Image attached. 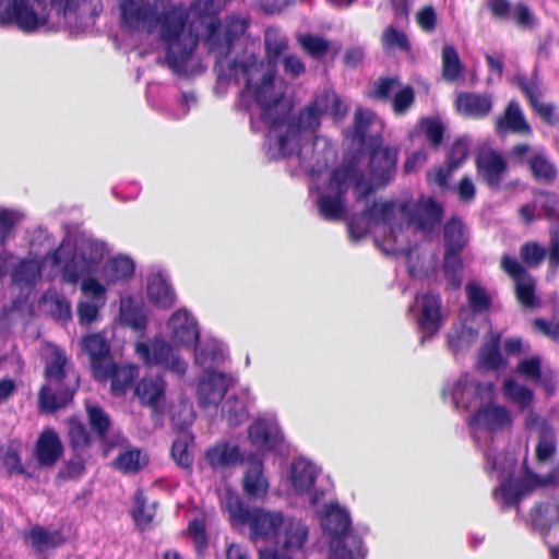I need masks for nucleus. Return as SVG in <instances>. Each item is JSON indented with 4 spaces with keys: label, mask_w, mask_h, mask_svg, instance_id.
<instances>
[{
    "label": "nucleus",
    "mask_w": 559,
    "mask_h": 559,
    "mask_svg": "<svg viewBox=\"0 0 559 559\" xmlns=\"http://www.w3.org/2000/svg\"><path fill=\"white\" fill-rule=\"evenodd\" d=\"M236 383L233 374L206 370L199 380L197 396L202 407L216 406L223 399L228 388Z\"/></svg>",
    "instance_id": "b1692460"
},
{
    "label": "nucleus",
    "mask_w": 559,
    "mask_h": 559,
    "mask_svg": "<svg viewBox=\"0 0 559 559\" xmlns=\"http://www.w3.org/2000/svg\"><path fill=\"white\" fill-rule=\"evenodd\" d=\"M67 365L68 358L64 350L59 347H52L46 362L45 373L47 379L59 384L66 377Z\"/></svg>",
    "instance_id": "8fccbe9b"
},
{
    "label": "nucleus",
    "mask_w": 559,
    "mask_h": 559,
    "mask_svg": "<svg viewBox=\"0 0 559 559\" xmlns=\"http://www.w3.org/2000/svg\"><path fill=\"white\" fill-rule=\"evenodd\" d=\"M264 46L269 63L275 64L287 49V39L275 27H269L264 34Z\"/></svg>",
    "instance_id": "09e8293b"
},
{
    "label": "nucleus",
    "mask_w": 559,
    "mask_h": 559,
    "mask_svg": "<svg viewBox=\"0 0 559 559\" xmlns=\"http://www.w3.org/2000/svg\"><path fill=\"white\" fill-rule=\"evenodd\" d=\"M249 27V17L241 13H231L225 17L224 24L217 17L205 24L204 45L210 52L221 59L230 60L228 55L234 41L242 36Z\"/></svg>",
    "instance_id": "f8f14e48"
},
{
    "label": "nucleus",
    "mask_w": 559,
    "mask_h": 559,
    "mask_svg": "<svg viewBox=\"0 0 559 559\" xmlns=\"http://www.w3.org/2000/svg\"><path fill=\"white\" fill-rule=\"evenodd\" d=\"M170 341L178 347L192 349L200 341V326L186 308L175 311L167 321Z\"/></svg>",
    "instance_id": "5701e85b"
},
{
    "label": "nucleus",
    "mask_w": 559,
    "mask_h": 559,
    "mask_svg": "<svg viewBox=\"0 0 559 559\" xmlns=\"http://www.w3.org/2000/svg\"><path fill=\"white\" fill-rule=\"evenodd\" d=\"M295 157L301 170L316 178L324 171L335 158V151L324 138H316L312 142L305 141L295 147Z\"/></svg>",
    "instance_id": "f3484780"
},
{
    "label": "nucleus",
    "mask_w": 559,
    "mask_h": 559,
    "mask_svg": "<svg viewBox=\"0 0 559 559\" xmlns=\"http://www.w3.org/2000/svg\"><path fill=\"white\" fill-rule=\"evenodd\" d=\"M477 169L479 177L492 190H500L508 166L504 158L496 151H483L478 154Z\"/></svg>",
    "instance_id": "cd10ccee"
},
{
    "label": "nucleus",
    "mask_w": 559,
    "mask_h": 559,
    "mask_svg": "<svg viewBox=\"0 0 559 559\" xmlns=\"http://www.w3.org/2000/svg\"><path fill=\"white\" fill-rule=\"evenodd\" d=\"M0 467L4 468L10 475H22L25 478L33 477V473L22 464L17 449L12 445L0 452Z\"/></svg>",
    "instance_id": "5fc2aeb1"
},
{
    "label": "nucleus",
    "mask_w": 559,
    "mask_h": 559,
    "mask_svg": "<svg viewBox=\"0 0 559 559\" xmlns=\"http://www.w3.org/2000/svg\"><path fill=\"white\" fill-rule=\"evenodd\" d=\"M23 542L37 559H49L67 538L61 528L49 530L36 524L23 532Z\"/></svg>",
    "instance_id": "aec40b11"
},
{
    "label": "nucleus",
    "mask_w": 559,
    "mask_h": 559,
    "mask_svg": "<svg viewBox=\"0 0 559 559\" xmlns=\"http://www.w3.org/2000/svg\"><path fill=\"white\" fill-rule=\"evenodd\" d=\"M408 311L415 317L420 333V344L432 338L443 324L441 299L435 294H418Z\"/></svg>",
    "instance_id": "dca6fc26"
},
{
    "label": "nucleus",
    "mask_w": 559,
    "mask_h": 559,
    "mask_svg": "<svg viewBox=\"0 0 559 559\" xmlns=\"http://www.w3.org/2000/svg\"><path fill=\"white\" fill-rule=\"evenodd\" d=\"M509 155L516 163L527 165L533 178L539 183L551 185L556 180L557 167L545 150L522 143L514 145Z\"/></svg>",
    "instance_id": "a211bd4d"
},
{
    "label": "nucleus",
    "mask_w": 559,
    "mask_h": 559,
    "mask_svg": "<svg viewBox=\"0 0 559 559\" xmlns=\"http://www.w3.org/2000/svg\"><path fill=\"white\" fill-rule=\"evenodd\" d=\"M455 104L460 114L473 118L486 117L492 109L491 98L477 93H460Z\"/></svg>",
    "instance_id": "ea45409f"
},
{
    "label": "nucleus",
    "mask_w": 559,
    "mask_h": 559,
    "mask_svg": "<svg viewBox=\"0 0 559 559\" xmlns=\"http://www.w3.org/2000/svg\"><path fill=\"white\" fill-rule=\"evenodd\" d=\"M510 14L515 24L522 29H534L538 25V20L524 2L515 3Z\"/></svg>",
    "instance_id": "338daca9"
},
{
    "label": "nucleus",
    "mask_w": 559,
    "mask_h": 559,
    "mask_svg": "<svg viewBox=\"0 0 559 559\" xmlns=\"http://www.w3.org/2000/svg\"><path fill=\"white\" fill-rule=\"evenodd\" d=\"M194 349V364L206 370H214L227 359L225 345L214 337L200 340Z\"/></svg>",
    "instance_id": "7c9ffc66"
},
{
    "label": "nucleus",
    "mask_w": 559,
    "mask_h": 559,
    "mask_svg": "<svg viewBox=\"0 0 559 559\" xmlns=\"http://www.w3.org/2000/svg\"><path fill=\"white\" fill-rule=\"evenodd\" d=\"M381 45L384 51H409L411 43L402 29H399L394 25H389L381 35Z\"/></svg>",
    "instance_id": "603ef678"
},
{
    "label": "nucleus",
    "mask_w": 559,
    "mask_h": 559,
    "mask_svg": "<svg viewBox=\"0 0 559 559\" xmlns=\"http://www.w3.org/2000/svg\"><path fill=\"white\" fill-rule=\"evenodd\" d=\"M144 464L140 450L122 452L115 461L116 467L124 473H136Z\"/></svg>",
    "instance_id": "774afa93"
},
{
    "label": "nucleus",
    "mask_w": 559,
    "mask_h": 559,
    "mask_svg": "<svg viewBox=\"0 0 559 559\" xmlns=\"http://www.w3.org/2000/svg\"><path fill=\"white\" fill-rule=\"evenodd\" d=\"M24 218V214L16 210L0 207V245L10 238L15 225Z\"/></svg>",
    "instance_id": "e2e57ef3"
},
{
    "label": "nucleus",
    "mask_w": 559,
    "mask_h": 559,
    "mask_svg": "<svg viewBox=\"0 0 559 559\" xmlns=\"http://www.w3.org/2000/svg\"><path fill=\"white\" fill-rule=\"evenodd\" d=\"M461 251L445 250L443 272L448 283L453 288H459L462 284V259Z\"/></svg>",
    "instance_id": "864d4df0"
},
{
    "label": "nucleus",
    "mask_w": 559,
    "mask_h": 559,
    "mask_svg": "<svg viewBox=\"0 0 559 559\" xmlns=\"http://www.w3.org/2000/svg\"><path fill=\"white\" fill-rule=\"evenodd\" d=\"M63 445L52 428H46L38 437L33 456L40 467H52L62 456Z\"/></svg>",
    "instance_id": "c85d7f7f"
},
{
    "label": "nucleus",
    "mask_w": 559,
    "mask_h": 559,
    "mask_svg": "<svg viewBox=\"0 0 559 559\" xmlns=\"http://www.w3.org/2000/svg\"><path fill=\"white\" fill-rule=\"evenodd\" d=\"M132 518L142 528L151 524L154 518V506L148 507L143 491L138 490L133 498Z\"/></svg>",
    "instance_id": "4d7b16f0"
},
{
    "label": "nucleus",
    "mask_w": 559,
    "mask_h": 559,
    "mask_svg": "<svg viewBox=\"0 0 559 559\" xmlns=\"http://www.w3.org/2000/svg\"><path fill=\"white\" fill-rule=\"evenodd\" d=\"M82 347L90 356L94 378H104L108 373V365L112 362L110 345L102 333H93L83 337Z\"/></svg>",
    "instance_id": "bb28decb"
},
{
    "label": "nucleus",
    "mask_w": 559,
    "mask_h": 559,
    "mask_svg": "<svg viewBox=\"0 0 559 559\" xmlns=\"http://www.w3.org/2000/svg\"><path fill=\"white\" fill-rule=\"evenodd\" d=\"M466 295L468 304L476 312L486 311L491 304L490 297L486 289L477 283H468L466 285Z\"/></svg>",
    "instance_id": "052dcab7"
},
{
    "label": "nucleus",
    "mask_w": 559,
    "mask_h": 559,
    "mask_svg": "<svg viewBox=\"0 0 559 559\" xmlns=\"http://www.w3.org/2000/svg\"><path fill=\"white\" fill-rule=\"evenodd\" d=\"M500 267L513 281L518 300L524 307H535L537 305L536 281L526 267L516 258L507 253L500 259Z\"/></svg>",
    "instance_id": "6ab92c4d"
},
{
    "label": "nucleus",
    "mask_w": 559,
    "mask_h": 559,
    "mask_svg": "<svg viewBox=\"0 0 559 559\" xmlns=\"http://www.w3.org/2000/svg\"><path fill=\"white\" fill-rule=\"evenodd\" d=\"M120 321L122 324L136 331H144L147 325V316L141 300L126 297L120 300Z\"/></svg>",
    "instance_id": "a19ab883"
},
{
    "label": "nucleus",
    "mask_w": 559,
    "mask_h": 559,
    "mask_svg": "<svg viewBox=\"0 0 559 559\" xmlns=\"http://www.w3.org/2000/svg\"><path fill=\"white\" fill-rule=\"evenodd\" d=\"M108 374L104 378H95L98 381L111 380V391L115 395L120 396L133 385L134 380L139 377V367L133 364L118 366L114 361L108 365Z\"/></svg>",
    "instance_id": "e433bc0d"
},
{
    "label": "nucleus",
    "mask_w": 559,
    "mask_h": 559,
    "mask_svg": "<svg viewBox=\"0 0 559 559\" xmlns=\"http://www.w3.org/2000/svg\"><path fill=\"white\" fill-rule=\"evenodd\" d=\"M321 525L330 537V555L328 559H365L367 549L364 547L362 535L368 527H352L349 512L338 503L324 506Z\"/></svg>",
    "instance_id": "0eeeda50"
},
{
    "label": "nucleus",
    "mask_w": 559,
    "mask_h": 559,
    "mask_svg": "<svg viewBox=\"0 0 559 559\" xmlns=\"http://www.w3.org/2000/svg\"><path fill=\"white\" fill-rule=\"evenodd\" d=\"M214 70L218 82H234L239 87L235 107L249 115L253 131L277 132L283 127L285 92L272 66L249 53L233 60L221 59Z\"/></svg>",
    "instance_id": "7ed1b4c3"
},
{
    "label": "nucleus",
    "mask_w": 559,
    "mask_h": 559,
    "mask_svg": "<svg viewBox=\"0 0 559 559\" xmlns=\"http://www.w3.org/2000/svg\"><path fill=\"white\" fill-rule=\"evenodd\" d=\"M400 87L401 82L397 78H380L372 84L370 95L377 99L386 100L392 98Z\"/></svg>",
    "instance_id": "69168bd1"
},
{
    "label": "nucleus",
    "mask_w": 559,
    "mask_h": 559,
    "mask_svg": "<svg viewBox=\"0 0 559 559\" xmlns=\"http://www.w3.org/2000/svg\"><path fill=\"white\" fill-rule=\"evenodd\" d=\"M35 258H19L8 250H0V278L10 276L11 285L20 290H31L41 278L43 271L47 274L49 265H44Z\"/></svg>",
    "instance_id": "4468645a"
},
{
    "label": "nucleus",
    "mask_w": 559,
    "mask_h": 559,
    "mask_svg": "<svg viewBox=\"0 0 559 559\" xmlns=\"http://www.w3.org/2000/svg\"><path fill=\"white\" fill-rule=\"evenodd\" d=\"M320 472V467L310 460L298 457L292 462L285 481L293 495L306 498L314 507L325 496V489L316 485Z\"/></svg>",
    "instance_id": "2eb2a0df"
},
{
    "label": "nucleus",
    "mask_w": 559,
    "mask_h": 559,
    "mask_svg": "<svg viewBox=\"0 0 559 559\" xmlns=\"http://www.w3.org/2000/svg\"><path fill=\"white\" fill-rule=\"evenodd\" d=\"M399 212L408 227L424 234L437 230L441 224L443 209L431 198H420L418 201H405L396 204L394 201H379L366 206L360 215L353 216L348 222L349 237L354 241L362 239L371 225L383 224L390 227V236L395 238V227L392 223Z\"/></svg>",
    "instance_id": "39448f33"
},
{
    "label": "nucleus",
    "mask_w": 559,
    "mask_h": 559,
    "mask_svg": "<svg viewBox=\"0 0 559 559\" xmlns=\"http://www.w3.org/2000/svg\"><path fill=\"white\" fill-rule=\"evenodd\" d=\"M134 261L124 254H117L103 265L102 277L107 284L124 283L130 280L134 273Z\"/></svg>",
    "instance_id": "58836bf2"
},
{
    "label": "nucleus",
    "mask_w": 559,
    "mask_h": 559,
    "mask_svg": "<svg viewBox=\"0 0 559 559\" xmlns=\"http://www.w3.org/2000/svg\"><path fill=\"white\" fill-rule=\"evenodd\" d=\"M514 372L525 380L542 386L548 394H554L557 390V376L554 370L543 365V358L539 355L521 358Z\"/></svg>",
    "instance_id": "393cba45"
},
{
    "label": "nucleus",
    "mask_w": 559,
    "mask_h": 559,
    "mask_svg": "<svg viewBox=\"0 0 559 559\" xmlns=\"http://www.w3.org/2000/svg\"><path fill=\"white\" fill-rule=\"evenodd\" d=\"M317 106L323 116L343 117L347 111V106L337 94L331 91H325L317 96Z\"/></svg>",
    "instance_id": "6e6d98bb"
},
{
    "label": "nucleus",
    "mask_w": 559,
    "mask_h": 559,
    "mask_svg": "<svg viewBox=\"0 0 559 559\" xmlns=\"http://www.w3.org/2000/svg\"><path fill=\"white\" fill-rule=\"evenodd\" d=\"M86 413L92 430L103 439L110 427L109 416L102 407L95 404H88L86 406Z\"/></svg>",
    "instance_id": "13d9d810"
},
{
    "label": "nucleus",
    "mask_w": 559,
    "mask_h": 559,
    "mask_svg": "<svg viewBox=\"0 0 559 559\" xmlns=\"http://www.w3.org/2000/svg\"><path fill=\"white\" fill-rule=\"evenodd\" d=\"M442 76L448 82H455L464 71V66L460 59L459 52L452 45H444L441 53Z\"/></svg>",
    "instance_id": "49530a36"
},
{
    "label": "nucleus",
    "mask_w": 559,
    "mask_h": 559,
    "mask_svg": "<svg viewBox=\"0 0 559 559\" xmlns=\"http://www.w3.org/2000/svg\"><path fill=\"white\" fill-rule=\"evenodd\" d=\"M134 352L145 366L158 367L178 377H183L189 367L188 361L180 355L178 346L160 335L135 342Z\"/></svg>",
    "instance_id": "ddd939ff"
},
{
    "label": "nucleus",
    "mask_w": 559,
    "mask_h": 559,
    "mask_svg": "<svg viewBox=\"0 0 559 559\" xmlns=\"http://www.w3.org/2000/svg\"><path fill=\"white\" fill-rule=\"evenodd\" d=\"M501 391L503 396L522 412L531 408L534 403L533 390L512 377L503 380Z\"/></svg>",
    "instance_id": "79ce46f5"
},
{
    "label": "nucleus",
    "mask_w": 559,
    "mask_h": 559,
    "mask_svg": "<svg viewBox=\"0 0 559 559\" xmlns=\"http://www.w3.org/2000/svg\"><path fill=\"white\" fill-rule=\"evenodd\" d=\"M205 461L213 469H224L242 463L243 455L238 444L222 440L206 450Z\"/></svg>",
    "instance_id": "473e14b6"
},
{
    "label": "nucleus",
    "mask_w": 559,
    "mask_h": 559,
    "mask_svg": "<svg viewBox=\"0 0 559 559\" xmlns=\"http://www.w3.org/2000/svg\"><path fill=\"white\" fill-rule=\"evenodd\" d=\"M253 400L254 399L248 389L226 399L222 406V414L228 426L237 427L249 418L248 407Z\"/></svg>",
    "instance_id": "f704fd0d"
},
{
    "label": "nucleus",
    "mask_w": 559,
    "mask_h": 559,
    "mask_svg": "<svg viewBox=\"0 0 559 559\" xmlns=\"http://www.w3.org/2000/svg\"><path fill=\"white\" fill-rule=\"evenodd\" d=\"M166 382L162 378H143L135 386V394L142 404L156 407L164 399Z\"/></svg>",
    "instance_id": "37998d69"
},
{
    "label": "nucleus",
    "mask_w": 559,
    "mask_h": 559,
    "mask_svg": "<svg viewBox=\"0 0 559 559\" xmlns=\"http://www.w3.org/2000/svg\"><path fill=\"white\" fill-rule=\"evenodd\" d=\"M376 115L371 110L359 109L355 115L353 140L360 144V150L369 147L371 138L376 135L369 134V128L374 124Z\"/></svg>",
    "instance_id": "c03bdc74"
},
{
    "label": "nucleus",
    "mask_w": 559,
    "mask_h": 559,
    "mask_svg": "<svg viewBox=\"0 0 559 559\" xmlns=\"http://www.w3.org/2000/svg\"><path fill=\"white\" fill-rule=\"evenodd\" d=\"M466 423L475 443L484 452L486 471L498 473V478L501 479L500 487L492 492L495 500L501 504V508L515 507L521 498L532 489L558 481L559 476L555 473H549L545 478L527 473L522 478L509 479L514 466V459L498 454L493 449L485 447L489 441H492V436H481V433L491 435L512 426L510 411L504 405L496 402V394L469 415Z\"/></svg>",
    "instance_id": "20e7f679"
},
{
    "label": "nucleus",
    "mask_w": 559,
    "mask_h": 559,
    "mask_svg": "<svg viewBox=\"0 0 559 559\" xmlns=\"http://www.w3.org/2000/svg\"><path fill=\"white\" fill-rule=\"evenodd\" d=\"M520 257L527 266L537 267L547 257V249L536 241H528L521 246Z\"/></svg>",
    "instance_id": "bf43d9fd"
},
{
    "label": "nucleus",
    "mask_w": 559,
    "mask_h": 559,
    "mask_svg": "<svg viewBox=\"0 0 559 559\" xmlns=\"http://www.w3.org/2000/svg\"><path fill=\"white\" fill-rule=\"evenodd\" d=\"M283 127L277 132L267 133V155L271 159L288 158L295 153V147L305 142V133L314 132L320 126L323 116L317 106V97L313 103L300 111L298 119L289 116L286 105L282 108Z\"/></svg>",
    "instance_id": "6e6552de"
},
{
    "label": "nucleus",
    "mask_w": 559,
    "mask_h": 559,
    "mask_svg": "<svg viewBox=\"0 0 559 559\" xmlns=\"http://www.w3.org/2000/svg\"><path fill=\"white\" fill-rule=\"evenodd\" d=\"M477 337V331L465 325H460L448 334V345L454 355H459L476 343Z\"/></svg>",
    "instance_id": "de8ad7c7"
},
{
    "label": "nucleus",
    "mask_w": 559,
    "mask_h": 559,
    "mask_svg": "<svg viewBox=\"0 0 559 559\" xmlns=\"http://www.w3.org/2000/svg\"><path fill=\"white\" fill-rule=\"evenodd\" d=\"M496 132L503 136L508 133L530 135L532 128L516 100H511L504 112L496 118Z\"/></svg>",
    "instance_id": "2f4dec72"
},
{
    "label": "nucleus",
    "mask_w": 559,
    "mask_h": 559,
    "mask_svg": "<svg viewBox=\"0 0 559 559\" xmlns=\"http://www.w3.org/2000/svg\"><path fill=\"white\" fill-rule=\"evenodd\" d=\"M102 10V0H64L55 8L57 17L53 16V20L61 22V28L63 26L82 27L88 25Z\"/></svg>",
    "instance_id": "412c9836"
},
{
    "label": "nucleus",
    "mask_w": 559,
    "mask_h": 559,
    "mask_svg": "<svg viewBox=\"0 0 559 559\" xmlns=\"http://www.w3.org/2000/svg\"><path fill=\"white\" fill-rule=\"evenodd\" d=\"M444 243L445 250L462 251L467 239L463 222L460 218H451L444 225Z\"/></svg>",
    "instance_id": "3c124183"
},
{
    "label": "nucleus",
    "mask_w": 559,
    "mask_h": 559,
    "mask_svg": "<svg viewBox=\"0 0 559 559\" xmlns=\"http://www.w3.org/2000/svg\"><path fill=\"white\" fill-rule=\"evenodd\" d=\"M147 296L160 308H169L175 304L176 295L165 273L159 271L148 276Z\"/></svg>",
    "instance_id": "4c0bfd02"
},
{
    "label": "nucleus",
    "mask_w": 559,
    "mask_h": 559,
    "mask_svg": "<svg viewBox=\"0 0 559 559\" xmlns=\"http://www.w3.org/2000/svg\"><path fill=\"white\" fill-rule=\"evenodd\" d=\"M108 253L105 242L85 238L73 246L64 238L60 245L44 257V265H49L47 278L60 277L61 284L76 285L81 277L96 272Z\"/></svg>",
    "instance_id": "423d86ee"
},
{
    "label": "nucleus",
    "mask_w": 559,
    "mask_h": 559,
    "mask_svg": "<svg viewBox=\"0 0 559 559\" xmlns=\"http://www.w3.org/2000/svg\"><path fill=\"white\" fill-rule=\"evenodd\" d=\"M120 26L124 32L152 34L159 29L165 64L179 75H194L203 68L194 55L199 36L188 27L189 12L173 0H120Z\"/></svg>",
    "instance_id": "f257e3e1"
},
{
    "label": "nucleus",
    "mask_w": 559,
    "mask_h": 559,
    "mask_svg": "<svg viewBox=\"0 0 559 559\" xmlns=\"http://www.w3.org/2000/svg\"><path fill=\"white\" fill-rule=\"evenodd\" d=\"M536 76V70L532 81H528L524 74L519 73L514 76V82L523 91L537 115L548 124L559 127V115L556 111L555 105L540 100L543 93Z\"/></svg>",
    "instance_id": "a878e982"
},
{
    "label": "nucleus",
    "mask_w": 559,
    "mask_h": 559,
    "mask_svg": "<svg viewBox=\"0 0 559 559\" xmlns=\"http://www.w3.org/2000/svg\"><path fill=\"white\" fill-rule=\"evenodd\" d=\"M309 528L298 519L285 516V524L281 530V535L276 543L282 546L286 552H296L304 548L308 540Z\"/></svg>",
    "instance_id": "72a5a7b5"
},
{
    "label": "nucleus",
    "mask_w": 559,
    "mask_h": 559,
    "mask_svg": "<svg viewBox=\"0 0 559 559\" xmlns=\"http://www.w3.org/2000/svg\"><path fill=\"white\" fill-rule=\"evenodd\" d=\"M73 391L53 392L49 385H44L39 392L38 403L41 412L52 413L66 406L72 400Z\"/></svg>",
    "instance_id": "a18cd8bd"
},
{
    "label": "nucleus",
    "mask_w": 559,
    "mask_h": 559,
    "mask_svg": "<svg viewBox=\"0 0 559 559\" xmlns=\"http://www.w3.org/2000/svg\"><path fill=\"white\" fill-rule=\"evenodd\" d=\"M81 278V292L87 298L86 300L106 305L107 295L105 286L92 276L86 275Z\"/></svg>",
    "instance_id": "680f3d73"
},
{
    "label": "nucleus",
    "mask_w": 559,
    "mask_h": 559,
    "mask_svg": "<svg viewBox=\"0 0 559 559\" xmlns=\"http://www.w3.org/2000/svg\"><path fill=\"white\" fill-rule=\"evenodd\" d=\"M242 486L245 492L250 498H264L269 491V480L264 475V466L262 460L252 456L249 461L247 471L245 472Z\"/></svg>",
    "instance_id": "c9c22d12"
},
{
    "label": "nucleus",
    "mask_w": 559,
    "mask_h": 559,
    "mask_svg": "<svg viewBox=\"0 0 559 559\" xmlns=\"http://www.w3.org/2000/svg\"><path fill=\"white\" fill-rule=\"evenodd\" d=\"M495 384L490 381H480L472 373H463L449 381L442 389L444 397L451 399L453 407L461 413L472 415L495 395Z\"/></svg>",
    "instance_id": "9b49d317"
},
{
    "label": "nucleus",
    "mask_w": 559,
    "mask_h": 559,
    "mask_svg": "<svg viewBox=\"0 0 559 559\" xmlns=\"http://www.w3.org/2000/svg\"><path fill=\"white\" fill-rule=\"evenodd\" d=\"M508 358L501 352V334L490 331L485 343L478 350L476 368L481 371L506 369Z\"/></svg>",
    "instance_id": "c756f323"
},
{
    "label": "nucleus",
    "mask_w": 559,
    "mask_h": 559,
    "mask_svg": "<svg viewBox=\"0 0 559 559\" xmlns=\"http://www.w3.org/2000/svg\"><path fill=\"white\" fill-rule=\"evenodd\" d=\"M48 0H0V26L26 35L56 33L61 22L48 13Z\"/></svg>",
    "instance_id": "1a4fd4ad"
},
{
    "label": "nucleus",
    "mask_w": 559,
    "mask_h": 559,
    "mask_svg": "<svg viewBox=\"0 0 559 559\" xmlns=\"http://www.w3.org/2000/svg\"><path fill=\"white\" fill-rule=\"evenodd\" d=\"M248 439L259 451L276 452L284 442V435L274 416L255 418L248 427Z\"/></svg>",
    "instance_id": "4be33fe9"
},
{
    "label": "nucleus",
    "mask_w": 559,
    "mask_h": 559,
    "mask_svg": "<svg viewBox=\"0 0 559 559\" xmlns=\"http://www.w3.org/2000/svg\"><path fill=\"white\" fill-rule=\"evenodd\" d=\"M224 507L229 514L233 523L248 525L250 527L251 538L274 539L281 535L285 515L278 511H265L263 509H249L243 506L240 498L236 495H228L225 498Z\"/></svg>",
    "instance_id": "9d476101"
},
{
    "label": "nucleus",
    "mask_w": 559,
    "mask_h": 559,
    "mask_svg": "<svg viewBox=\"0 0 559 559\" xmlns=\"http://www.w3.org/2000/svg\"><path fill=\"white\" fill-rule=\"evenodd\" d=\"M397 154L395 147L382 146V138L376 134L369 147L346 157L328 182L317 187L316 204L320 216L326 221L342 219L349 189L354 190L356 200L361 201L388 186L396 173Z\"/></svg>",
    "instance_id": "f03ea898"
},
{
    "label": "nucleus",
    "mask_w": 559,
    "mask_h": 559,
    "mask_svg": "<svg viewBox=\"0 0 559 559\" xmlns=\"http://www.w3.org/2000/svg\"><path fill=\"white\" fill-rule=\"evenodd\" d=\"M68 435L72 448L78 451L90 444V433L86 427L76 418L68 421Z\"/></svg>",
    "instance_id": "0e129e2a"
}]
</instances>
